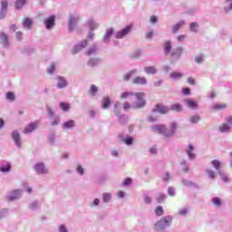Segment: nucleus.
<instances>
[{"label": "nucleus", "instance_id": "obj_48", "mask_svg": "<svg viewBox=\"0 0 232 232\" xmlns=\"http://www.w3.org/2000/svg\"><path fill=\"white\" fill-rule=\"evenodd\" d=\"M198 121H200V118L197 115L190 117V122H192V124H197Z\"/></svg>", "mask_w": 232, "mask_h": 232}, {"label": "nucleus", "instance_id": "obj_12", "mask_svg": "<svg viewBox=\"0 0 232 232\" xmlns=\"http://www.w3.org/2000/svg\"><path fill=\"white\" fill-rule=\"evenodd\" d=\"M57 81H58L57 88L63 89L68 86V82H66V79H64V77L57 76Z\"/></svg>", "mask_w": 232, "mask_h": 232}, {"label": "nucleus", "instance_id": "obj_28", "mask_svg": "<svg viewBox=\"0 0 232 232\" xmlns=\"http://www.w3.org/2000/svg\"><path fill=\"white\" fill-rule=\"evenodd\" d=\"M170 110H172V111H182V105L179 103H174L170 106Z\"/></svg>", "mask_w": 232, "mask_h": 232}, {"label": "nucleus", "instance_id": "obj_44", "mask_svg": "<svg viewBox=\"0 0 232 232\" xmlns=\"http://www.w3.org/2000/svg\"><path fill=\"white\" fill-rule=\"evenodd\" d=\"M6 99H7L8 101H14V100H15V95L14 94V92H8L6 93Z\"/></svg>", "mask_w": 232, "mask_h": 232}, {"label": "nucleus", "instance_id": "obj_11", "mask_svg": "<svg viewBox=\"0 0 232 232\" xmlns=\"http://www.w3.org/2000/svg\"><path fill=\"white\" fill-rule=\"evenodd\" d=\"M39 126V122L35 121L27 125L24 130V133H32Z\"/></svg>", "mask_w": 232, "mask_h": 232}, {"label": "nucleus", "instance_id": "obj_26", "mask_svg": "<svg viewBox=\"0 0 232 232\" xmlns=\"http://www.w3.org/2000/svg\"><path fill=\"white\" fill-rule=\"evenodd\" d=\"M170 79L178 80V79H182L183 74L182 72H172L169 75Z\"/></svg>", "mask_w": 232, "mask_h": 232}, {"label": "nucleus", "instance_id": "obj_27", "mask_svg": "<svg viewBox=\"0 0 232 232\" xmlns=\"http://www.w3.org/2000/svg\"><path fill=\"white\" fill-rule=\"evenodd\" d=\"M12 169L10 163H6L5 166L0 167L1 173H8Z\"/></svg>", "mask_w": 232, "mask_h": 232}, {"label": "nucleus", "instance_id": "obj_53", "mask_svg": "<svg viewBox=\"0 0 232 232\" xmlns=\"http://www.w3.org/2000/svg\"><path fill=\"white\" fill-rule=\"evenodd\" d=\"M168 191L170 197H175V188H173V187L169 188Z\"/></svg>", "mask_w": 232, "mask_h": 232}, {"label": "nucleus", "instance_id": "obj_6", "mask_svg": "<svg viewBox=\"0 0 232 232\" xmlns=\"http://www.w3.org/2000/svg\"><path fill=\"white\" fill-rule=\"evenodd\" d=\"M34 171H36V173H38V175H44L45 173H48V169H46V167H44V163H37L34 166Z\"/></svg>", "mask_w": 232, "mask_h": 232}, {"label": "nucleus", "instance_id": "obj_21", "mask_svg": "<svg viewBox=\"0 0 232 232\" xmlns=\"http://www.w3.org/2000/svg\"><path fill=\"white\" fill-rule=\"evenodd\" d=\"M21 197V190L15 189L11 196H9L8 200H17Z\"/></svg>", "mask_w": 232, "mask_h": 232}, {"label": "nucleus", "instance_id": "obj_39", "mask_svg": "<svg viewBox=\"0 0 232 232\" xmlns=\"http://www.w3.org/2000/svg\"><path fill=\"white\" fill-rule=\"evenodd\" d=\"M119 106H121V102H116L114 104V113H116V115L119 117V115H121V111L119 110Z\"/></svg>", "mask_w": 232, "mask_h": 232}, {"label": "nucleus", "instance_id": "obj_57", "mask_svg": "<svg viewBox=\"0 0 232 232\" xmlns=\"http://www.w3.org/2000/svg\"><path fill=\"white\" fill-rule=\"evenodd\" d=\"M221 180H223V182H229V178L225 174H221Z\"/></svg>", "mask_w": 232, "mask_h": 232}, {"label": "nucleus", "instance_id": "obj_8", "mask_svg": "<svg viewBox=\"0 0 232 232\" xmlns=\"http://www.w3.org/2000/svg\"><path fill=\"white\" fill-rule=\"evenodd\" d=\"M183 49L182 47H177L172 50L170 53V57L175 59H179L180 55H182Z\"/></svg>", "mask_w": 232, "mask_h": 232}, {"label": "nucleus", "instance_id": "obj_17", "mask_svg": "<svg viewBox=\"0 0 232 232\" xmlns=\"http://www.w3.org/2000/svg\"><path fill=\"white\" fill-rule=\"evenodd\" d=\"M110 104H111V100L110 99V97H103L102 100V108H103V110H106L110 108Z\"/></svg>", "mask_w": 232, "mask_h": 232}, {"label": "nucleus", "instance_id": "obj_60", "mask_svg": "<svg viewBox=\"0 0 232 232\" xmlns=\"http://www.w3.org/2000/svg\"><path fill=\"white\" fill-rule=\"evenodd\" d=\"M186 40V34H181L179 36H178V41H179L180 43H182V41Z\"/></svg>", "mask_w": 232, "mask_h": 232}, {"label": "nucleus", "instance_id": "obj_38", "mask_svg": "<svg viewBox=\"0 0 232 232\" xmlns=\"http://www.w3.org/2000/svg\"><path fill=\"white\" fill-rule=\"evenodd\" d=\"M145 72L146 73H157V69L155 66H150V67H145Z\"/></svg>", "mask_w": 232, "mask_h": 232}, {"label": "nucleus", "instance_id": "obj_54", "mask_svg": "<svg viewBox=\"0 0 232 232\" xmlns=\"http://www.w3.org/2000/svg\"><path fill=\"white\" fill-rule=\"evenodd\" d=\"M207 173H208V177L210 179H215V171L211 170V169H208Z\"/></svg>", "mask_w": 232, "mask_h": 232}, {"label": "nucleus", "instance_id": "obj_41", "mask_svg": "<svg viewBox=\"0 0 232 232\" xmlns=\"http://www.w3.org/2000/svg\"><path fill=\"white\" fill-rule=\"evenodd\" d=\"M123 142L127 144V146H131V144H133V138L131 137L124 138Z\"/></svg>", "mask_w": 232, "mask_h": 232}, {"label": "nucleus", "instance_id": "obj_42", "mask_svg": "<svg viewBox=\"0 0 232 232\" xmlns=\"http://www.w3.org/2000/svg\"><path fill=\"white\" fill-rule=\"evenodd\" d=\"M60 108H62L63 111H68L70 110V105H68V103L65 102H61Z\"/></svg>", "mask_w": 232, "mask_h": 232}, {"label": "nucleus", "instance_id": "obj_7", "mask_svg": "<svg viewBox=\"0 0 232 232\" xmlns=\"http://www.w3.org/2000/svg\"><path fill=\"white\" fill-rule=\"evenodd\" d=\"M47 30H52L55 24V16L52 15L44 21Z\"/></svg>", "mask_w": 232, "mask_h": 232}, {"label": "nucleus", "instance_id": "obj_1", "mask_svg": "<svg viewBox=\"0 0 232 232\" xmlns=\"http://www.w3.org/2000/svg\"><path fill=\"white\" fill-rule=\"evenodd\" d=\"M152 130L155 131V133H160L164 137H173L175 135V131H177V123H175V121L170 122L169 130L166 128V125L162 124L152 127Z\"/></svg>", "mask_w": 232, "mask_h": 232}, {"label": "nucleus", "instance_id": "obj_3", "mask_svg": "<svg viewBox=\"0 0 232 232\" xmlns=\"http://www.w3.org/2000/svg\"><path fill=\"white\" fill-rule=\"evenodd\" d=\"M173 222V217L171 216H165L162 217L159 221L155 223L154 231H163L166 227L171 226Z\"/></svg>", "mask_w": 232, "mask_h": 232}, {"label": "nucleus", "instance_id": "obj_20", "mask_svg": "<svg viewBox=\"0 0 232 232\" xmlns=\"http://www.w3.org/2000/svg\"><path fill=\"white\" fill-rule=\"evenodd\" d=\"M0 41L4 46H8V34L5 33L0 34Z\"/></svg>", "mask_w": 232, "mask_h": 232}, {"label": "nucleus", "instance_id": "obj_59", "mask_svg": "<svg viewBox=\"0 0 232 232\" xmlns=\"http://www.w3.org/2000/svg\"><path fill=\"white\" fill-rule=\"evenodd\" d=\"M143 200L145 204H151V198H150L149 196H146Z\"/></svg>", "mask_w": 232, "mask_h": 232}, {"label": "nucleus", "instance_id": "obj_64", "mask_svg": "<svg viewBox=\"0 0 232 232\" xmlns=\"http://www.w3.org/2000/svg\"><path fill=\"white\" fill-rule=\"evenodd\" d=\"M158 19H157V16H150V23H157Z\"/></svg>", "mask_w": 232, "mask_h": 232}, {"label": "nucleus", "instance_id": "obj_46", "mask_svg": "<svg viewBox=\"0 0 232 232\" xmlns=\"http://www.w3.org/2000/svg\"><path fill=\"white\" fill-rule=\"evenodd\" d=\"M99 59H91L89 62H88V64L89 66H95V64H98L99 63Z\"/></svg>", "mask_w": 232, "mask_h": 232}, {"label": "nucleus", "instance_id": "obj_34", "mask_svg": "<svg viewBox=\"0 0 232 232\" xmlns=\"http://www.w3.org/2000/svg\"><path fill=\"white\" fill-rule=\"evenodd\" d=\"M133 73H137V70H132L130 71L129 73L125 74L123 76V81H130V79H131V76L133 75Z\"/></svg>", "mask_w": 232, "mask_h": 232}, {"label": "nucleus", "instance_id": "obj_15", "mask_svg": "<svg viewBox=\"0 0 232 232\" xmlns=\"http://www.w3.org/2000/svg\"><path fill=\"white\" fill-rule=\"evenodd\" d=\"M12 138L13 140H14L16 146H18V148H21V135L19 134V132H17V130H14L12 133Z\"/></svg>", "mask_w": 232, "mask_h": 232}, {"label": "nucleus", "instance_id": "obj_37", "mask_svg": "<svg viewBox=\"0 0 232 232\" xmlns=\"http://www.w3.org/2000/svg\"><path fill=\"white\" fill-rule=\"evenodd\" d=\"M88 26L90 30H95V28H98L99 24H97L93 20H90L88 22Z\"/></svg>", "mask_w": 232, "mask_h": 232}, {"label": "nucleus", "instance_id": "obj_58", "mask_svg": "<svg viewBox=\"0 0 232 232\" xmlns=\"http://www.w3.org/2000/svg\"><path fill=\"white\" fill-rule=\"evenodd\" d=\"M148 121H149V122H151V123L157 122V118H155V117H153V116H149V117H148Z\"/></svg>", "mask_w": 232, "mask_h": 232}, {"label": "nucleus", "instance_id": "obj_25", "mask_svg": "<svg viewBox=\"0 0 232 232\" xmlns=\"http://www.w3.org/2000/svg\"><path fill=\"white\" fill-rule=\"evenodd\" d=\"M24 5H26V0H16L14 3L16 10H21Z\"/></svg>", "mask_w": 232, "mask_h": 232}, {"label": "nucleus", "instance_id": "obj_18", "mask_svg": "<svg viewBox=\"0 0 232 232\" xmlns=\"http://www.w3.org/2000/svg\"><path fill=\"white\" fill-rule=\"evenodd\" d=\"M22 24L24 26V28L30 30V28H32V24H34V22L32 21V18L25 17L23 19Z\"/></svg>", "mask_w": 232, "mask_h": 232}, {"label": "nucleus", "instance_id": "obj_19", "mask_svg": "<svg viewBox=\"0 0 232 232\" xmlns=\"http://www.w3.org/2000/svg\"><path fill=\"white\" fill-rule=\"evenodd\" d=\"M186 151L189 157V160H193V159H195V153H193V151H195V147H193V145L190 144V145H188Z\"/></svg>", "mask_w": 232, "mask_h": 232}, {"label": "nucleus", "instance_id": "obj_31", "mask_svg": "<svg viewBox=\"0 0 232 232\" xmlns=\"http://www.w3.org/2000/svg\"><path fill=\"white\" fill-rule=\"evenodd\" d=\"M190 32H198V24L197 22H193L189 25Z\"/></svg>", "mask_w": 232, "mask_h": 232}, {"label": "nucleus", "instance_id": "obj_22", "mask_svg": "<svg viewBox=\"0 0 232 232\" xmlns=\"http://www.w3.org/2000/svg\"><path fill=\"white\" fill-rule=\"evenodd\" d=\"M231 127L229 126V123H223L221 126H219V131L221 133H227V131H230Z\"/></svg>", "mask_w": 232, "mask_h": 232}, {"label": "nucleus", "instance_id": "obj_62", "mask_svg": "<svg viewBox=\"0 0 232 232\" xmlns=\"http://www.w3.org/2000/svg\"><path fill=\"white\" fill-rule=\"evenodd\" d=\"M226 121H227V124H230L232 126V116H227L226 118Z\"/></svg>", "mask_w": 232, "mask_h": 232}, {"label": "nucleus", "instance_id": "obj_45", "mask_svg": "<svg viewBox=\"0 0 232 232\" xmlns=\"http://www.w3.org/2000/svg\"><path fill=\"white\" fill-rule=\"evenodd\" d=\"M164 200H166V195L160 194V196L157 198V201L159 202V204H162Z\"/></svg>", "mask_w": 232, "mask_h": 232}, {"label": "nucleus", "instance_id": "obj_63", "mask_svg": "<svg viewBox=\"0 0 232 232\" xmlns=\"http://www.w3.org/2000/svg\"><path fill=\"white\" fill-rule=\"evenodd\" d=\"M59 231L60 232H68V230L66 229V227H64L63 225L60 226Z\"/></svg>", "mask_w": 232, "mask_h": 232}, {"label": "nucleus", "instance_id": "obj_35", "mask_svg": "<svg viewBox=\"0 0 232 232\" xmlns=\"http://www.w3.org/2000/svg\"><path fill=\"white\" fill-rule=\"evenodd\" d=\"M212 166L215 168V169L218 170L220 169L222 163L218 161V160H212Z\"/></svg>", "mask_w": 232, "mask_h": 232}, {"label": "nucleus", "instance_id": "obj_49", "mask_svg": "<svg viewBox=\"0 0 232 232\" xmlns=\"http://www.w3.org/2000/svg\"><path fill=\"white\" fill-rule=\"evenodd\" d=\"M187 82H188V84H191L192 86H195V84L197 82V81L193 77H188Z\"/></svg>", "mask_w": 232, "mask_h": 232}, {"label": "nucleus", "instance_id": "obj_43", "mask_svg": "<svg viewBox=\"0 0 232 232\" xmlns=\"http://www.w3.org/2000/svg\"><path fill=\"white\" fill-rule=\"evenodd\" d=\"M111 200V194L103 193V202H110Z\"/></svg>", "mask_w": 232, "mask_h": 232}, {"label": "nucleus", "instance_id": "obj_33", "mask_svg": "<svg viewBox=\"0 0 232 232\" xmlns=\"http://www.w3.org/2000/svg\"><path fill=\"white\" fill-rule=\"evenodd\" d=\"M155 213L158 217H162L164 215V209L162 206L156 207Z\"/></svg>", "mask_w": 232, "mask_h": 232}, {"label": "nucleus", "instance_id": "obj_36", "mask_svg": "<svg viewBox=\"0 0 232 232\" xmlns=\"http://www.w3.org/2000/svg\"><path fill=\"white\" fill-rule=\"evenodd\" d=\"M187 105L188 106V108H191L192 110H195V108H197V102L192 101V100H188L187 101Z\"/></svg>", "mask_w": 232, "mask_h": 232}, {"label": "nucleus", "instance_id": "obj_29", "mask_svg": "<svg viewBox=\"0 0 232 232\" xmlns=\"http://www.w3.org/2000/svg\"><path fill=\"white\" fill-rule=\"evenodd\" d=\"M133 95H135V93L131 92H124L121 94L120 99L121 100L128 99V97H133Z\"/></svg>", "mask_w": 232, "mask_h": 232}, {"label": "nucleus", "instance_id": "obj_55", "mask_svg": "<svg viewBox=\"0 0 232 232\" xmlns=\"http://www.w3.org/2000/svg\"><path fill=\"white\" fill-rule=\"evenodd\" d=\"M96 52H97V49H95V47H92L88 50L87 55H92V53H95Z\"/></svg>", "mask_w": 232, "mask_h": 232}, {"label": "nucleus", "instance_id": "obj_14", "mask_svg": "<svg viewBox=\"0 0 232 232\" xmlns=\"http://www.w3.org/2000/svg\"><path fill=\"white\" fill-rule=\"evenodd\" d=\"M77 23V20L75 19V17H73V15H71L69 17V21L67 22V24L69 26V30L71 32H73V30H75V24Z\"/></svg>", "mask_w": 232, "mask_h": 232}, {"label": "nucleus", "instance_id": "obj_4", "mask_svg": "<svg viewBox=\"0 0 232 232\" xmlns=\"http://www.w3.org/2000/svg\"><path fill=\"white\" fill-rule=\"evenodd\" d=\"M169 107L162 104V103H157L152 111L154 113H160L161 115H166V113H169Z\"/></svg>", "mask_w": 232, "mask_h": 232}, {"label": "nucleus", "instance_id": "obj_47", "mask_svg": "<svg viewBox=\"0 0 232 232\" xmlns=\"http://www.w3.org/2000/svg\"><path fill=\"white\" fill-rule=\"evenodd\" d=\"M226 104L225 103H218L214 106L216 110H226Z\"/></svg>", "mask_w": 232, "mask_h": 232}, {"label": "nucleus", "instance_id": "obj_40", "mask_svg": "<svg viewBox=\"0 0 232 232\" xmlns=\"http://www.w3.org/2000/svg\"><path fill=\"white\" fill-rule=\"evenodd\" d=\"M212 203L214 206H222V200H220V198L216 197L212 199Z\"/></svg>", "mask_w": 232, "mask_h": 232}, {"label": "nucleus", "instance_id": "obj_50", "mask_svg": "<svg viewBox=\"0 0 232 232\" xmlns=\"http://www.w3.org/2000/svg\"><path fill=\"white\" fill-rule=\"evenodd\" d=\"M55 72V64L52 63L51 66L47 70V73H53Z\"/></svg>", "mask_w": 232, "mask_h": 232}, {"label": "nucleus", "instance_id": "obj_16", "mask_svg": "<svg viewBox=\"0 0 232 232\" xmlns=\"http://www.w3.org/2000/svg\"><path fill=\"white\" fill-rule=\"evenodd\" d=\"M171 43L169 41H166L163 45V50L165 52V55H170L171 54Z\"/></svg>", "mask_w": 232, "mask_h": 232}, {"label": "nucleus", "instance_id": "obj_30", "mask_svg": "<svg viewBox=\"0 0 232 232\" xmlns=\"http://www.w3.org/2000/svg\"><path fill=\"white\" fill-rule=\"evenodd\" d=\"M184 24H185L184 21H181V22L176 24L173 26L172 32H173L174 34H176V32H179V28H182V26H184Z\"/></svg>", "mask_w": 232, "mask_h": 232}, {"label": "nucleus", "instance_id": "obj_13", "mask_svg": "<svg viewBox=\"0 0 232 232\" xmlns=\"http://www.w3.org/2000/svg\"><path fill=\"white\" fill-rule=\"evenodd\" d=\"M86 46H88V41H87V40H83V41L81 43V44L76 45V46L74 47V49L72 50L73 55H75V53H77V52H81V50H82V48H86Z\"/></svg>", "mask_w": 232, "mask_h": 232}, {"label": "nucleus", "instance_id": "obj_2", "mask_svg": "<svg viewBox=\"0 0 232 232\" xmlns=\"http://www.w3.org/2000/svg\"><path fill=\"white\" fill-rule=\"evenodd\" d=\"M135 97L138 102H135L132 106L131 103L129 102H126L123 103V110L125 111H128V110H139L140 108H144L146 106V100H144L145 94L144 92H136Z\"/></svg>", "mask_w": 232, "mask_h": 232}, {"label": "nucleus", "instance_id": "obj_52", "mask_svg": "<svg viewBox=\"0 0 232 232\" xmlns=\"http://www.w3.org/2000/svg\"><path fill=\"white\" fill-rule=\"evenodd\" d=\"M195 61H196V63H200L204 61V56H202V55L196 56Z\"/></svg>", "mask_w": 232, "mask_h": 232}, {"label": "nucleus", "instance_id": "obj_51", "mask_svg": "<svg viewBox=\"0 0 232 232\" xmlns=\"http://www.w3.org/2000/svg\"><path fill=\"white\" fill-rule=\"evenodd\" d=\"M131 182H133V180L131 179L128 178L123 181L122 186H130V184H131Z\"/></svg>", "mask_w": 232, "mask_h": 232}, {"label": "nucleus", "instance_id": "obj_32", "mask_svg": "<svg viewBox=\"0 0 232 232\" xmlns=\"http://www.w3.org/2000/svg\"><path fill=\"white\" fill-rule=\"evenodd\" d=\"M111 35H113V28L107 29L104 35V41H108Z\"/></svg>", "mask_w": 232, "mask_h": 232}, {"label": "nucleus", "instance_id": "obj_10", "mask_svg": "<svg viewBox=\"0 0 232 232\" xmlns=\"http://www.w3.org/2000/svg\"><path fill=\"white\" fill-rule=\"evenodd\" d=\"M1 12H0V19H4L6 10H8V2L6 1H1Z\"/></svg>", "mask_w": 232, "mask_h": 232}, {"label": "nucleus", "instance_id": "obj_61", "mask_svg": "<svg viewBox=\"0 0 232 232\" xmlns=\"http://www.w3.org/2000/svg\"><path fill=\"white\" fill-rule=\"evenodd\" d=\"M179 214L182 215V216L187 215L188 214V209L183 208V209L179 210Z\"/></svg>", "mask_w": 232, "mask_h": 232}, {"label": "nucleus", "instance_id": "obj_9", "mask_svg": "<svg viewBox=\"0 0 232 232\" xmlns=\"http://www.w3.org/2000/svg\"><path fill=\"white\" fill-rule=\"evenodd\" d=\"M146 82H148V81L146 80V77H140L137 76L132 80V84H137V85H141L143 86L144 84H146Z\"/></svg>", "mask_w": 232, "mask_h": 232}, {"label": "nucleus", "instance_id": "obj_56", "mask_svg": "<svg viewBox=\"0 0 232 232\" xmlns=\"http://www.w3.org/2000/svg\"><path fill=\"white\" fill-rule=\"evenodd\" d=\"M77 171L80 175H84V169L81 165L77 167Z\"/></svg>", "mask_w": 232, "mask_h": 232}, {"label": "nucleus", "instance_id": "obj_5", "mask_svg": "<svg viewBox=\"0 0 232 232\" xmlns=\"http://www.w3.org/2000/svg\"><path fill=\"white\" fill-rule=\"evenodd\" d=\"M131 28H133V25H128L123 30L116 33V39H122L123 37H126V35L131 32Z\"/></svg>", "mask_w": 232, "mask_h": 232}, {"label": "nucleus", "instance_id": "obj_24", "mask_svg": "<svg viewBox=\"0 0 232 232\" xmlns=\"http://www.w3.org/2000/svg\"><path fill=\"white\" fill-rule=\"evenodd\" d=\"M98 92H99V88L95 86V84H92L89 90V95H91L92 97H95Z\"/></svg>", "mask_w": 232, "mask_h": 232}, {"label": "nucleus", "instance_id": "obj_23", "mask_svg": "<svg viewBox=\"0 0 232 232\" xmlns=\"http://www.w3.org/2000/svg\"><path fill=\"white\" fill-rule=\"evenodd\" d=\"M73 126H75V121H73V120L65 121L63 124V130H70V128H73Z\"/></svg>", "mask_w": 232, "mask_h": 232}]
</instances>
